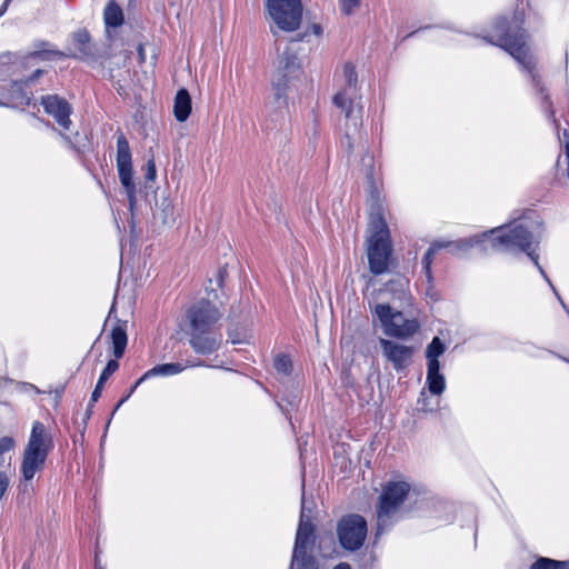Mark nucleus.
<instances>
[{"instance_id": "4be33fe9", "label": "nucleus", "mask_w": 569, "mask_h": 569, "mask_svg": "<svg viewBox=\"0 0 569 569\" xmlns=\"http://www.w3.org/2000/svg\"><path fill=\"white\" fill-rule=\"evenodd\" d=\"M191 112V97L187 89L182 88L178 90L174 103L173 114L179 122H183L188 119Z\"/></svg>"}, {"instance_id": "49530a36", "label": "nucleus", "mask_w": 569, "mask_h": 569, "mask_svg": "<svg viewBox=\"0 0 569 569\" xmlns=\"http://www.w3.org/2000/svg\"><path fill=\"white\" fill-rule=\"evenodd\" d=\"M333 569H351L350 565L347 563V562H340L339 565H337L336 567H333Z\"/></svg>"}, {"instance_id": "1a4fd4ad", "label": "nucleus", "mask_w": 569, "mask_h": 569, "mask_svg": "<svg viewBox=\"0 0 569 569\" xmlns=\"http://www.w3.org/2000/svg\"><path fill=\"white\" fill-rule=\"evenodd\" d=\"M375 315L379 319L386 336L407 339L413 336L419 329V322L416 319H407L402 312L395 311L387 303L375 306Z\"/></svg>"}, {"instance_id": "39448f33", "label": "nucleus", "mask_w": 569, "mask_h": 569, "mask_svg": "<svg viewBox=\"0 0 569 569\" xmlns=\"http://www.w3.org/2000/svg\"><path fill=\"white\" fill-rule=\"evenodd\" d=\"M51 447L52 439L47 433L46 427L42 422L34 421L20 468L23 480H32L34 475L43 468Z\"/></svg>"}, {"instance_id": "4c0bfd02", "label": "nucleus", "mask_w": 569, "mask_h": 569, "mask_svg": "<svg viewBox=\"0 0 569 569\" xmlns=\"http://www.w3.org/2000/svg\"><path fill=\"white\" fill-rule=\"evenodd\" d=\"M164 218L163 221L167 223L168 218L173 216V207L168 202L167 206L163 208Z\"/></svg>"}, {"instance_id": "bb28decb", "label": "nucleus", "mask_w": 569, "mask_h": 569, "mask_svg": "<svg viewBox=\"0 0 569 569\" xmlns=\"http://www.w3.org/2000/svg\"><path fill=\"white\" fill-rule=\"evenodd\" d=\"M229 340L233 345L247 343L251 335L247 327L230 326L228 330Z\"/></svg>"}, {"instance_id": "603ef678", "label": "nucleus", "mask_w": 569, "mask_h": 569, "mask_svg": "<svg viewBox=\"0 0 569 569\" xmlns=\"http://www.w3.org/2000/svg\"><path fill=\"white\" fill-rule=\"evenodd\" d=\"M561 305H562V308H565V310L567 311V313L569 315V308L563 303V301L559 298Z\"/></svg>"}, {"instance_id": "c85d7f7f", "label": "nucleus", "mask_w": 569, "mask_h": 569, "mask_svg": "<svg viewBox=\"0 0 569 569\" xmlns=\"http://www.w3.org/2000/svg\"><path fill=\"white\" fill-rule=\"evenodd\" d=\"M277 372L289 376L292 372V361L287 355H278L273 361Z\"/></svg>"}, {"instance_id": "7c9ffc66", "label": "nucleus", "mask_w": 569, "mask_h": 569, "mask_svg": "<svg viewBox=\"0 0 569 569\" xmlns=\"http://www.w3.org/2000/svg\"><path fill=\"white\" fill-rule=\"evenodd\" d=\"M350 127L355 128V127H353V124H352V122H350V121H348V120H347V128H348V129H347V132H346V134H345V137H343V139H342V141H341L342 147H343V148H345L349 153H350V152H352V150H353V141H352V138H351L350 132H349ZM359 128H360V127H358V128H357V130H358ZM353 130L356 131V129H353Z\"/></svg>"}, {"instance_id": "79ce46f5", "label": "nucleus", "mask_w": 569, "mask_h": 569, "mask_svg": "<svg viewBox=\"0 0 569 569\" xmlns=\"http://www.w3.org/2000/svg\"><path fill=\"white\" fill-rule=\"evenodd\" d=\"M138 54H139L140 62H144L146 53H144V48L142 44L138 46Z\"/></svg>"}, {"instance_id": "de8ad7c7", "label": "nucleus", "mask_w": 569, "mask_h": 569, "mask_svg": "<svg viewBox=\"0 0 569 569\" xmlns=\"http://www.w3.org/2000/svg\"><path fill=\"white\" fill-rule=\"evenodd\" d=\"M106 382H102L101 380L98 379V382L96 385V390H99L100 392H102V389H103V386H104Z\"/></svg>"}, {"instance_id": "2eb2a0df", "label": "nucleus", "mask_w": 569, "mask_h": 569, "mask_svg": "<svg viewBox=\"0 0 569 569\" xmlns=\"http://www.w3.org/2000/svg\"><path fill=\"white\" fill-rule=\"evenodd\" d=\"M379 343L382 355L390 362L396 371L406 369L412 361L415 348L381 338Z\"/></svg>"}, {"instance_id": "a211bd4d", "label": "nucleus", "mask_w": 569, "mask_h": 569, "mask_svg": "<svg viewBox=\"0 0 569 569\" xmlns=\"http://www.w3.org/2000/svg\"><path fill=\"white\" fill-rule=\"evenodd\" d=\"M33 49L29 52V59H39V60H54L64 57H76L70 52L59 51L54 48L52 43L44 40L34 41L32 44Z\"/></svg>"}, {"instance_id": "c9c22d12", "label": "nucleus", "mask_w": 569, "mask_h": 569, "mask_svg": "<svg viewBox=\"0 0 569 569\" xmlns=\"http://www.w3.org/2000/svg\"><path fill=\"white\" fill-rule=\"evenodd\" d=\"M227 277V269L226 267H221L219 268L218 272H217V286L218 287H222L223 286V281H224V278Z\"/></svg>"}, {"instance_id": "20e7f679", "label": "nucleus", "mask_w": 569, "mask_h": 569, "mask_svg": "<svg viewBox=\"0 0 569 569\" xmlns=\"http://www.w3.org/2000/svg\"><path fill=\"white\" fill-rule=\"evenodd\" d=\"M369 232L367 248L369 269L373 274H382L388 270L392 247L389 228L379 204L370 210Z\"/></svg>"}, {"instance_id": "a18cd8bd", "label": "nucleus", "mask_w": 569, "mask_h": 569, "mask_svg": "<svg viewBox=\"0 0 569 569\" xmlns=\"http://www.w3.org/2000/svg\"><path fill=\"white\" fill-rule=\"evenodd\" d=\"M308 32H302V33H298L295 38H293V41H303L305 38L307 37Z\"/></svg>"}, {"instance_id": "09e8293b", "label": "nucleus", "mask_w": 569, "mask_h": 569, "mask_svg": "<svg viewBox=\"0 0 569 569\" xmlns=\"http://www.w3.org/2000/svg\"><path fill=\"white\" fill-rule=\"evenodd\" d=\"M127 400H128V399H127L126 397L121 398V399L118 401V403H117V406H116V408H114V411H117V410H118V409H119V408H120V407H121V406H122Z\"/></svg>"}, {"instance_id": "473e14b6", "label": "nucleus", "mask_w": 569, "mask_h": 569, "mask_svg": "<svg viewBox=\"0 0 569 569\" xmlns=\"http://www.w3.org/2000/svg\"><path fill=\"white\" fill-rule=\"evenodd\" d=\"M10 486V479L4 471H0V500L6 495Z\"/></svg>"}, {"instance_id": "72a5a7b5", "label": "nucleus", "mask_w": 569, "mask_h": 569, "mask_svg": "<svg viewBox=\"0 0 569 569\" xmlns=\"http://www.w3.org/2000/svg\"><path fill=\"white\" fill-rule=\"evenodd\" d=\"M157 177V169L156 163L153 159L148 160L147 162V172H146V179L149 181H153Z\"/></svg>"}, {"instance_id": "37998d69", "label": "nucleus", "mask_w": 569, "mask_h": 569, "mask_svg": "<svg viewBox=\"0 0 569 569\" xmlns=\"http://www.w3.org/2000/svg\"><path fill=\"white\" fill-rule=\"evenodd\" d=\"M11 1L12 0H4V2L2 3V6L0 8V17L6 13Z\"/></svg>"}, {"instance_id": "aec40b11", "label": "nucleus", "mask_w": 569, "mask_h": 569, "mask_svg": "<svg viewBox=\"0 0 569 569\" xmlns=\"http://www.w3.org/2000/svg\"><path fill=\"white\" fill-rule=\"evenodd\" d=\"M289 80L272 77L273 98L267 104V110H282L287 107V89Z\"/></svg>"}, {"instance_id": "5701e85b", "label": "nucleus", "mask_w": 569, "mask_h": 569, "mask_svg": "<svg viewBox=\"0 0 569 569\" xmlns=\"http://www.w3.org/2000/svg\"><path fill=\"white\" fill-rule=\"evenodd\" d=\"M90 40V34L86 29H79L72 33V41L78 50V54L73 53L74 58L83 59L93 56Z\"/></svg>"}, {"instance_id": "8fccbe9b", "label": "nucleus", "mask_w": 569, "mask_h": 569, "mask_svg": "<svg viewBox=\"0 0 569 569\" xmlns=\"http://www.w3.org/2000/svg\"><path fill=\"white\" fill-rule=\"evenodd\" d=\"M563 138L565 142L567 143L569 141V131L567 129L563 130Z\"/></svg>"}, {"instance_id": "c03bdc74", "label": "nucleus", "mask_w": 569, "mask_h": 569, "mask_svg": "<svg viewBox=\"0 0 569 569\" xmlns=\"http://www.w3.org/2000/svg\"><path fill=\"white\" fill-rule=\"evenodd\" d=\"M140 385H137V382L130 388L129 391H127V395L124 396L127 399H129L131 397V395L136 391V389L139 387Z\"/></svg>"}, {"instance_id": "b1692460", "label": "nucleus", "mask_w": 569, "mask_h": 569, "mask_svg": "<svg viewBox=\"0 0 569 569\" xmlns=\"http://www.w3.org/2000/svg\"><path fill=\"white\" fill-rule=\"evenodd\" d=\"M103 19L107 28H118L123 23L122 9L114 0H110L107 3L103 12Z\"/></svg>"}, {"instance_id": "412c9836", "label": "nucleus", "mask_w": 569, "mask_h": 569, "mask_svg": "<svg viewBox=\"0 0 569 569\" xmlns=\"http://www.w3.org/2000/svg\"><path fill=\"white\" fill-rule=\"evenodd\" d=\"M186 369V366L179 363V362H172V363H162L157 365L153 368L146 371L138 380L137 385H141L143 381L151 379L157 376H173L182 372Z\"/></svg>"}, {"instance_id": "3c124183", "label": "nucleus", "mask_w": 569, "mask_h": 569, "mask_svg": "<svg viewBox=\"0 0 569 569\" xmlns=\"http://www.w3.org/2000/svg\"><path fill=\"white\" fill-rule=\"evenodd\" d=\"M306 513L311 517L312 509L306 505Z\"/></svg>"}, {"instance_id": "6ab92c4d", "label": "nucleus", "mask_w": 569, "mask_h": 569, "mask_svg": "<svg viewBox=\"0 0 569 569\" xmlns=\"http://www.w3.org/2000/svg\"><path fill=\"white\" fill-rule=\"evenodd\" d=\"M426 385L435 396H440L446 389L445 376L440 372V362L427 363Z\"/></svg>"}, {"instance_id": "393cba45", "label": "nucleus", "mask_w": 569, "mask_h": 569, "mask_svg": "<svg viewBox=\"0 0 569 569\" xmlns=\"http://www.w3.org/2000/svg\"><path fill=\"white\" fill-rule=\"evenodd\" d=\"M446 347L439 337H435L426 349L427 363L439 362L438 358L445 352Z\"/></svg>"}, {"instance_id": "ddd939ff", "label": "nucleus", "mask_w": 569, "mask_h": 569, "mask_svg": "<svg viewBox=\"0 0 569 569\" xmlns=\"http://www.w3.org/2000/svg\"><path fill=\"white\" fill-rule=\"evenodd\" d=\"M110 339L112 343V351L116 359H111L107 362V366L102 370L99 380L107 382V380L119 369L118 359H120L126 351L128 343L127 337V321L118 320L111 330Z\"/></svg>"}, {"instance_id": "ea45409f", "label": "nucleus", "mask_w": 569, "mask_h": 569, "mask_svg": "<svg viewBox=\"0 0 569 569\" xmlns=\"http://www.w3.org/2000/svg\"><path fill=\"white\" fill-rule=\"evenodd\" d=\"M102 392H100L99 390H93V392L91 393V398H90V402H89V410L91 409V407L93 406L94 402L98 401V399L100 398Z\"/></svg>"}, {"instance_id": "864d4df0", "label": "nucleus", "mask_w": 569, "mask_h": 569, "mask_svg": "<svg viewBox=\"0 0 569 569\" xmlns=\"http://www.w3.org/2000/svg\"><path fill=\"white\" fill-rule=\"evenodd\" d=\"M96 569H103V568H101V567H96Z\"/></svg>"}, {"instance_id": "9b49d317", "label": "nucleus", "mask_w": 569, "mask_h": 569, "mask_svg": "<svg viewBox=\"0 0 569 569\" xmlns=\"http://www.w3.org/2000/svg\"><path fill=\"white\" fill-rule=\"evenodd\" d=\"M117 169L121 184L126 190L130 211L137 202V190L133 182L132 156L129 142L123 133L117 137Z\"/></svg>"}, {"instance_id": "7ed1b4c3", "label": "nucleus", "mask_w": 569, "mask_h": 569, "mask_svg": "<svg viewBox=\"0 0 569 569\" xmlns=\"http://www.w3.org/2000/svg\"><path fill=\"white\" fill-rule=\"evenodd\" d=\"M483 239H489L493 248L499 246L506 250L517 248L525 252L538 268L542 277L553 287L547 277L543 268L539 263V257L536 253V249L541 238V222L538 220H530L528 217H523L519 221L515 222L511 227L505 228L499 227L492 229L489 232L482 234ZM555 290V288H552Z\"/></svg>"}, {"instance_id": "0eeeda50", "label": "nucleus", "mask_w": 569, "mask_h": 569, "mask_svg": "<svg viewBox=\"0 0 569 569\" xmlns=\"http://www.w3.org/2000/svg\"><path fill=\"white\" fill-rule=\"evenodd\" d=\"M266 11L273 22L270 31L273 36L278 30L295 32L302 23L303 4L302 0H266Z\"/></svg>"}, {"instance_id": "a19ab883", "label": "nucleus", "mask_w": 569, "mask_h": 569, "mask_svg": "<svg viewBox=\"0 0 569 569\" xmlns=\"http://www.w3.org/2000/svg\"><path fill=\"white\" fill-rule=\"evenodd\" d=\"M42 74H43V70L37 69L26 82L27 83L33 82L34 80H37Z\"/></svg>"}, {"instance_id": "f8f14e48", "label": "nucleus", "mask_w": 569, "mask_h": 569, "mask_svg": "<svg viewBox=\"0 0 569 569\" xmlns=\"http://www.w3.org/2000/svg\"><path fill=\"white\" fill-rule=\"evenodd\" d=\"M482 241L483 240H481L478 237H471L468 239H460L457 241H435L433 243H431L421 261L422 269L426 272L428 281H431V263L433 261L436 253L439 250L448 249L451 253H458L460 251L465 252L468 251L470 248L480 244Z\"/></svg>"}, {"instance_id": "c756f323", "label": "nucleus", "mask_w": 569, "mask_h": 569, "mask_svg": "<svg viewBox=\"0 0 569 569\" xmlns=\"http://www.w3.org/2000/svg\"><path fill=\"white\" fill-rule=\"evenodd\" d=\"M340 10L346 16H351L360 7L361 0H338Z\"/></svg>"}, {"instance_id": "f03ea898", "label": "nucleus", "mask_w": 569, "mask_h": 569, "mask_svg": "<svg viewBox=\"0 0 569 569\" xmlns=\"http://www.w3.org/2000/svg\"><path fill=\"white\" fill-rule=\"evenodd\" d=\"M221 317L220 310L204 299L187 309L181 328L196 353L211 355L220 348L222 336L217 325Z\"/></svg>"}, {"instance_id": "a878e982", "label": "nucleus", "mask_w": 569, "mask_h": 569, "mask_svg": "<svg viewBox=\"0 0 569 569\" xmlns=\"http://www.w3.org/2000/svg\"><path fill=\"white\" fill-rule=\"evenodd\" d=\"M530 569H569V562L540 557L530 566Z\"/></svg>"}, {"instance_id": "9d476101", "label": "nucleus", "mask_w": 569, "mask_h": 569, "mask_svg": "<svg viewBox=\"0 0 569 569\" xmlns=\"http://www.w3.org/2000/svg\"><path fill=\"white\" fill-rule=\"evenodd\" d=\"M368 525L366 519L357 513L341 517L337 523V537L340 546L348 551L359 550L367 538Z\"/></svg>"}, {"instance_id": "e433bc0d", "label": "nucleus", "mask_w": 569, "mask_h": 569, "mask_svg": "<svg viewBox=\"0 0 569 569\" xmlns=\"http://www.w3.org/2000/svg\"><path fill=\"white\" fill-rule=\"evenodd\" d=\"M361 162L366 168L371 170L373 166V156L369 152H366L361 159Z\"/></svg>"}, {"instance_id": "f3484780", "label": "nucleus", "mask_w": 569, "mask_h": 569, "mask_svg": "<svg viewBox=\"0 0 569 569\" xmlns=\"http://www.w3.org/2000/svg\"><path fill=\"white\" fill-rule=\"evenodd\" d=\"M300 71L299 59L296 53L284 50L278 58L277 70L273 77L289 80Z\"/></svg>"}, {"instance_id": "6e6552de", "label": "nucleus", "mask_w": 569, "mask_h": 569, "mask_svg": "<svg viewBox=\"0 0 569 569\" xmlns=\"http://www.w3.org/2000/svg\"><path fill=\"white\" fill-rule=\"evenodd\" d=\"M410 491V485L406 481L388 482L379 497L377 508V532L380 536L390 525V519L396 515Z\"/></svg>"}, {"instance_id": "423d86ee", "label": "nucleus", "mask_w": 569, "mask_h": 569, "mask_svg": "<svg viewBox=\"0 0 569 569\" xmlns=\"http://www.w3.org/2000/svg\"><path fill=\"white\" fill-rule=\"evenodd\" d=\"M343 88L333 96V104L341 109L348 121L352 122L355 129L362 124L361 96L357 83L358 74L351 62L342 67Z\"/></svg>"}, {"instance_id": "4468645a", "label": "nucleus", "mask_w": 569, "mask_h": 569, "mask_svg": "<svg viewBox=\"0 0 569 569\" xmlns=\"http://www.w3.org/2000/svg\"><path fill=\"white\" fill-rule=\"evenodd\" d=\"M315 540V526L310 521V516L306 513V498L302 492L300 519L292 552L295 560L300 558V555L308 553V550L313 547Z\"/></svg>"}, {"instance_id": "58836bf2", "label": "nucleus", "mask_w": 569, "mask_h": 569, "mask_svg": "<svg viewBox=\"0 0 569 569\" xmlns=\"http://www.w3.org/2000/svg\"><path fill=\"white\" fill-rule=\"evenodd\" d=\"M310 32L317 37L322 34V27L319 23H312L309 28Z\"/></svg>"}, {"instance_id": "cd10ccee", "label": "nucleus", "mask_w": 569, "mask_h": 569, "mask_svg": "<svg viewBox=\"0 0 569 569\" xmlns=\"http://www.w3.org/2000/svg\"><path fill=\"white\" fill-rule=\"evenodd\" d=\"M291 569H319V566L315 557L306 553L300 555L296 560L292 557Z\"/></svg>"}, {"instance_id": "f257e3e1", "label": "nucleus", "mask_w": 569, "mask_h": 569, "mask_svg": "<svg viewBox=\"0 0 569 569\" xmlns=\"http://www.w3.org/2000/svg\"><path fill=\"white\" fill-rule=\"evenodd\" d=\"M522 19L515 17L512 22L507 18H498L493 24V34L483 39L493 46L507 51L527 72L531 86L541 100V108L547 117L558 129L559 123L556 119V112L548 89L543 82L542 76L538 69V60L530 52L527 46V32L520 27Z\"/></svg>"}, {"instance_id": "f704fd0d", "label": "nucleus", "mask_w": 569, "mask_h": 569, "mask_svg": "<svg viewBox=\"0 0 569 569\" xmlns=\"http://www.w3.org/2000/svg\"><path fill=\"white\" fill-rule=\"evenodd\" d=\"M14 447V440L10 437L0 439V455L11 450Z\"/></svg>"}, {"instance_id": "dca6fc26", "label": "nucleus", "mask_w": 569, "mask_h": 569, "mask_svg": "<svg viewBox=\"0 0 569 569\" xmlns=\"http://www.w3.org/2000/svg\"><path fill=\"white\" fill-rule=\"evenodd\" d=\"M41 104L44 111L52 116L57 123L63 129L69 130L71 126V107L68 101L58 94H48L41 98Z\"/></svg>"}, {"instance_id": "2f4dec72", "label": "nucleus", "mask_w": 569, "mask_h": 569, "mask_svg": "<svg viewBox=\"0 0 569 569\" xmlns=\"http://www.w3.org/2000/svg\"><path fill=\"white\" fill-rule=\"evenodd\" d=\"M18 491H19V496H23V497H31V495L33 493V486L31 483V480H21L19 486H18Z\"/></svg>"}]
</instances>
